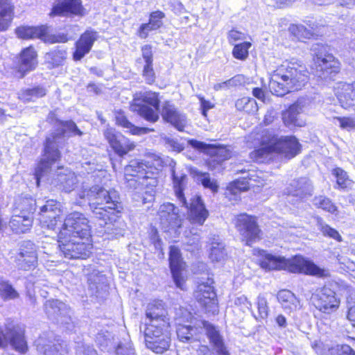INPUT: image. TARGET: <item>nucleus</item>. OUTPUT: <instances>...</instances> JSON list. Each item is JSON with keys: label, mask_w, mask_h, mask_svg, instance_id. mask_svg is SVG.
Masks as SVG:
<instances>
[{"label": "nucleus", "mask_w": 355, "mask_h": 355, "mask_svg": "<svg viewBox=\"0 0 355 355\" xmlns=\"http://www.w3.org/2000/svg\"><path fill=\"white\" fill-rule=\"evenodd\" d=\"M78 196L81 200L86 199L95 217L105 222L107 225L105 231L113 230L111 234L116 236L123 234L121 223L116 220L113 224L107 223L111 220L110 214L121 213L123 210L122 203L116 191H107L99 185L89 189L83 187Z\"/></svg>", "instance_id": "nucleus-1"}, {"label": "nucleus", "mask_w": 355, "mask_h": 355, "mask_svg": "<svg viewBox=\"0 0 355 355\" xmlns=\"http://www.w3.org/2000/svg\"><path fill=\"white\" fill-rule=\"evenodd\" d=\"M257 139L260 141L261 147L250 154L254 162H263L272 153L282 154L290 159L300 152V144L293 136L278 137L269 130H263Z\"/></svg>", "instance_id": "nucleus-2"}, {"label": "nucleus", "mask_w": 355, "mask_h": 355, "mask_svg": "<svg viewBox=\"0 0 355 355\" xmlns=\"http://www.w3.org/2000/svg\"><path fill=\"white\" fill-rule=\"evenodd\" d=\"M60 126L62 128L61 130L46 138L43 158L38 163L36 171L37 175L39 177L46 173L49 168V164L60 159L59 148L64 146L67 137L82 136L83 134L73 121H60Z\"/></svg>", "instance_id": "nucleus-3"}, {"label": "nucleus", "mask_w": 355, "mask_h": 355, "mask_svg": "<svg viewBox=\"0 0 355 355\" xmlns=\"http://www.w3.org/2000/svg\"><path fill=\"white\" fill-rule=\"evenodd\" d=\"M175 164L173 160L169 163L175 196L182 206L189 210L188 217L191 223L202 225L209 216V211L200 196H196L191 199L190 203L187 202L183 193L187 184V175L181 171H177Z\"/></svg>", "instance_id": "nucleus-4"}, {"label": "nucleus", "mask_w": 355, "mask_h": 355, "mask_svg": "<svg viewBox=\"0 0 355 355\" xmlns=\"http://www.w3.org/2000/svg\"><path fill=\"white\" fill-rule=\"evenodd\" d=\"M308 81V71L304 66L293 64L278 69L272 76L269 89L272 94L282 96L293 90L300 89Z\"/></svg>", "instance_id": "nucleus-5"}, {"label": "nucleus", "mask_w": 355, "mask_h": 355, "mask_svg": "<svg viewBox=\"0 0 355 355\" xmlns=\"http://www.w3.org/2000/svg\"><path fill=\"white\" fill-rule=\"evenodd\" d=\"M259 264L262 268L268 270H288L291 272H303L318 277H323L326 275L324 269L320 268L313 261L302 257H296L293 261H291L282 257L263 252Z\"/></svg>", "instance_id": "nucleus-6"}, {"label": "nucleus", "mask_w": 355, "mask_h": 355, "mask_svg": "<svg viewBox=\"0 0 355 355\" xmlns=\"http://www.w3.org/2000/svg\"><path fill=\"white\" fill-rule=\"evenodd\" d=\"M160 100L156 92L151 91L136 93L130 109L150 123H155L159 119Z\"/></svg>", "instance_id": "nucleus-7"}, {"label": "nucleus", "mask_w": 355, "mask_h": 355, "mask_svg": "<svg viewBox=\"0 0 355 355\" xmlns=\"http://www.w3.org/2000/svg\"><path fill=\"white\" fill-rule=\"evenodd\" d=\"M15 33L19 38L38 39L44 43H66L69 40L67 34L55 31L53 27L48 24L36 26H21L15 29Z\"/></svg>", "instance_id": "nucleus-8"}, {"label": "nucleus", "mask_w": 355, "mask_h": 355, "mask_svg": "<svg viewBox=\"0 0 355 355\" xmlns=\"http://www.w3.org/2000/svg\"><path fill=\"white\" fill-rule=\"evenodd\" d=\"M67 232H59V248L63 256L69 259H85L88 258L92 249V244L89 239L80 240L79 236H67Z\"/></svg>", "instance_id": "nucleus-9"}, {"label": "nucleus", "mask_w": 355, "mask_h": 355, "mask_svg": "<svg viewBox=\"0 0 355 355\" xmlns=\"http://www.w3.org/2000/svg\"><path fill=\"white\" fill-rule=\"evenodd\" d=\"M44 309L47 317L58 324L63 330L72 331L76 322L71 317V310L65 303L58 300H46Z\"/></svg>", "instance_id": "nucleus-10"}, {"label": "nucleus", "mask_w": 355, "mask_h": 355, "mask_svg": "<svg viewBox=\"0 0 355 355\" xmlns=\"http://www.w3.org/2000/svg\"><path fill=\"white\" fill-rule=\"evenodd\" d=\"M311 67L312 73L318 78L327 81L340 70V64L334 56L325 51L320 50L313 58Z\"/></svg>", "instance_id": "nucleus-11"}, {"label": "nucleus", "mask_w": 355, "mask_h": 355, "mask_svg": "<svg viewBox=\"0 0 355 355\" xmlns=\"http://www.w3.org/2000/svg\"><path fill=\"white\" fill-rule=\"evenodd\" d=\"M65 232L67 236H79L80 240H87L91 236V228L89 220L85 216L78 211L68 214L60 232Z\"/></svg>", "instance_id": "nucleus-12"}, {"label": "nucleus", "mask_w": 355, "mask_h": 355, "mask_svg": "<svg viewBox=\"0 0 355 355\" xmlns=\"http://www.w3.org/2000/svg\"><path fill=\"white\" fill-rule=\"evenodd\" d=\"M6 333L0 328V346H3L9 340L11 346L17 352L24 354L28 349L27 343L24 337V327L15 324L8 319L5 324Z\"/></svg>", "instance_id": "nucleus-13"}, {"label": "nucleus", "mask_w": 355, "mask_h": 355, "mask_svg": "<svg viewBox=\"0 0 355 355\" xmlns=\"http://www.w3.org/2000/svg\"><path fill=\"white\" fill-rule=\"evenodd\" d=\"M235 225L247 245H251L260 239L261 230L254 216L240 214L236 218Z\"/></svg>", "instance_id": "nucleus-14"}, {"label": "nucleus", "mask_w": 355, "mask_h": 355, "mask_svg": "<svg viewBox=\"0 0 355 355\" xmlns=\"http://www.w3.org/2000/svg\"><path fill=\"white\" fill-rule=\"evenodd\" d=\"M15 263L19 270H33L35 275L40 272L35 270L37 265V254L35 244L30 241H24L20 245L19 252L15 257Z\"/></svg>", "instance_id": "nucleus-15"}, {"label": "nucleus", "mask_w": 355, "mask_h": 355, "mask_svg": "<svg viewBox=\"0 0 355 355\" xmlns=\"http://www.w3.org/2000/svg\"><path fill=\"white\" fill-rule=\"evenodd\" d=\"M311 301L317 309L327 314L336 311L339 306L335 292L326 286L317 289L312 295Z\"/></svg>", "instance_id": "nucleus-16"}, {"label": "nucleus", "mask_w": 355, "mask_h": 355, "mask_svg": "<svg viewBox=\"0 0 355 355\" xmlns=\"http://www.w3.org/2000/svg\"><path fill=\"white\" fill-rule=\"evenodd\" d=\"M37 351L42 355H64L66 344L54 336L53 333H44L35 341Z\"/></svg>", "instance_id": "nucleus-17"}, {"label": "nucleus", "mask_w": 355, "mask_h": 355, "mask_svg": "<svg viewBox=\"0 0 355 355\" xmlns=\"http://www.w3.org/2000/svg\"><path fill=\"white\" fill-rule=\"evenodd\" d=\"M61 205L55 200H48L40 207L38 220L42 227L55 230L58 222L61 221Z\"/></svg>", "instance_id": "nucleus-18"}, {"label": "nucleus", "mask_w": 355, "mask_h": 355, "mask_svg": "<svg viewBox=\"0 0 355 355\" xmlns=\"http://www.w3.org/2000/svg\"><path fill=\"white\" fill-rule=\"evenodd\" d=\"M178 207L171 202H166L160 205L158 214L160 224L165 232L170 230L177 231L182 227L183 219L180 215Z\"/></svg>", "instance_id": "nucleus-19"}, {"label": "nucleus", "mask_w": 355, "mask_h": 355, "mask_svg": "<svg viewBox=\"0 0 355 355\" xmlns=\"http://www.w3.org/2000/svg\"><path fill=\"white\" fill-rule=\"evenodd\" d=\"M104 135L112 148L120 157L124 156L135 147L134 143L114 128H107L104 132Z\"/></svg>", "instance_id": "nucleus-20"}, {"label": "nucleus", "mask_w": 355, "mask_h": 355, "mask_svg": "<svg viewBox=\"0 0 355 355\" xmlns=\"http://www.w3.org/2000/svg\"><path fill=\"white\" fill-rule=\"evenodd\" d=\"M16 59L15 68L21 78L30 71H33L37 65V55L32 46L23 49Z\"/></svg>", "instance_id": "nucleus-21"}, {"label": "nucleus", "mask_w": 355, "mask_h": 355, "mask_svg": "<svg viewBox=\"0 0 355 355\" xmlns=\"http://www.w3.org/2000/svg\"><path fill=\"white\" fill-rule=\"evenodd\" d=\"M159 112L165 122L171 123L179 131L184 130L187 124V117L171 102L164 101L162 105L160 111H159Z\"/></svg>", "instance_id": "nucleus-22"}, {"label": "nucleus", "mask_w": 355, "mask_h": 355, "mask_svg": "<svg viewBox=\"0 0 355 355\" xmlns=\"http://www.w3.org/2000/svg\"><path fill=\"white\" fill-rule=\"evenodd\" d=\"M169 264L173 281L178 288L184 290V279L182 272L185 263L182 261L180 251L175 246H171L169 252Z\"/></svg>", "instance_id": "nucleus-23"}, {"label": "nucleus", "mask_w": 355, "mask_h": 355, "mask_svg": "<svg viewBox=\"0 0 355 355\" xmlns=\"http://www.w3.org/2000/svg\"><path fill=\"white\" fill-rule=\"evenodd\" d=\"M314 187L312 182L306 177L294 179L286 188V193L303 200L312 196Z\"/></svg>", "instance_id": "nucleus-24"}, {"label": "nucleus", "mask_w": 355, "mask_h": 355, "mask_svg": "<svg viewBox=\"0 0 355 355\" xmlns=\"http://www.w3.org/2000/svg\"><path fill=\"white\" fill-rule=\"evenodd\" d=\"M335 94L343 108L351 109L355 112V82L352 84L337 83Z\"/></svg>", "instance_id": "nucleus-25"}, {"label": "nucleus", "mask_w": 355, "mask_h": 355, "mask_svg": "<svg viewBox=\"0 0 355 355\" xmlns=\"http://www.w3.org/2000/svg\"><path fill=\"white\" fill-rule=\"evenodd\" d=\"M195 297L207 311L214 312L216 310L218 300L211 286L205 284H200L195 293Z\"/></svg>", "instance_id": "nucleus-26"}, {"label": "nucleus", "mask_w": 355, "mask_h": 355, "mask_svg": "<svg viewBox=\"0 0 355 355\" xmlns=\"http://www.w3.org/2000/svg\"><path fill=\"white\" fill-rule=\"evenodd\" d=\"M56 162L57 161H55L49 164V168L46 173L40 177L37 175L36 171L38 168V165L37 166L35 170V176L37 186L40 185V182L42 179H46L47 180L51 181V184L52 185L58 187H60L64 182L67 181L68 173L73 172L68 168L60 166H58L57 168L53 171L52 170V166L55 164Z\"/></svg>", "instance_id": "nucleus-27"}, {"label": "nucleus", "mask_w": 355, "mask_h": 355, "mask_svg": "<svg viewBox=\"0 0 355 355\" xmlns=\"http://www.w3.org/2000/svg\"><path fill=\"white\" fill-rule=\"evenodd\" d=\"M146 316L148 321L146 324H158L161 323L165 325L168 322L167 318V312L164 309L162 301H153L148 304L146 309Z\"/></svg>", "instance_id": "nucleus-28"}, {"label": "nucleus", "mask_w": 355, "mask_h": 355, "mask_svg": "<svg viewBox=\"0 0 355 355\" xmlns=\"http://www.w3.org/2000/svg\"><path fill=\"white\" fill-rule=\"evenodd\" d=\"M87 283L88 288L92 295L103 298L107 295L108 286L107 279L103 274L94 271L89 275Z\"/></svg>", "instance_id": "nucleus-29"}, {"label": "nucleus", "mask_w": 355, "mask_h": 355, "mask_svg": "<svg viewBox=\"0 0 355 355\" xmlns=\"http://www.w3.org/2000/svg\"><path fill=\"white\" fill-rule=\"evenodd\" d=\"M80 0H57L50 12V16L66 15L69 13L82 15Z\"/></svg>", "instance_id": "nucleus-30"}, {"label": "nucleus", "mask_w": 355, "mask_h": 355, "mask_svg": "<svg viewBox=\"0 0 355 355\" xmlns=\"http://www.w3.org/2000/svg\"><path fill=\"white\" fill-rule=\"evenodd\" d=\"M148 338L146 345L147 348L156 354H162L167 351L171 345L170 334L161 335V337L155 336L152 331H148Z\"/></svg>", "instance_id": "nucleus-31"}, {"label": "nucleus", "mask_w": 355, "mask_h": 355, "mask_svg": "<svg viewBox=\"0 0 355 355\" xmlns=\"http://www.w3.org/2000/svg\"><path fill=\"white\" fill-rule=\"evenodd\" d=\"M202 324L210 343L213 345L218 354L230 355L224 347L222 337L220 336L218 331H217L216 328L208 322L203 321Z\"/></svg>", "instance_id": "nucleus-32"}, {"label": "nucleus", "mask_w": 355, "mask_h": 355, "mask_svg": "<svg viewBox=\"0 0 355 355\" xmlns=\"http://www.w3.org/2000/svg\"><path fill=\"white\" fill-rule=\"evenodd\" d=\"M33 216L31 211L27 215H15L10 222L9 225L16 234L26 232L32 226Z\"/></svg>", "instance_id": "nucleus-33"}, {"label": "nucleus", "mask_w": 355, "mask_h": 355, "mask_svg": "<svg viewBox=\"0 0 355 355\" xmlns=\"http://www.w3.org/2000/svg\"><path fill=\"white\" fill-rule=\"evenodd\" d=\"M277 297L282 307L285 311L292 312L300 309V304L299 300L296 297L295 294L289 290L284 289L279 291Z\"/></svg>", "instance_id": "nucleus-34"}, {"label": "nucleus", "mask_w": 355, "mask_h": 355, "mask_svg": "<svg viewBox=\"0 0 355 355\" xmlns=\"http://www.w3.org/2000/svg\"><path fill=\"white\" fill-rule=\"evenodd\" d=\"M300 107L298 103L291 105L286 111L282 113V120L287 127L299 126L302 127L304 123L299 119Z\"/></svg>", "instance_id": "nucleus-35"}, {"label": "nucleus", "mask_w": 355, "mask_h": 355, "mask_svg": "<svg viewBox=\"0 0 355 355\" xmlns=\"http://www.w3.org/2000/svg\"><path fill=\"white\" fill-rule=\"evenodd\" d=\"M142 55L145 60V65L143 70V76L146 82L151 84L155 81V76L153 68V54L150 46H144L142 48Z\"/></svg>", "instance_id": "nucleus-36"}, {"label": "nucleus", "mask_w": 355, "mask_h": 355, "mask_svg": "<svg viewBox=\"0 0 355 355\" xmlns=\"http://www.w3.org/2000/svg\"><path fill=\"white\" fill-rule=\"evenodd\" d=\"M13 6L10 0H0V31L8 29L12 19Z\"/></svg>", "instance_id": "nucleus-37"}, {"label": "nucleus", "mask_w": 355, "mask_h": 355, "mask_svg": "<svg viewBox=\"0 0 355 355\" xmlns=\"http://www.w3.org/2000/svg\"><path fill=\"white\" fill-rule=\"evenodd\" d=\"M115 119L116 122L119 125H121L123 128H126L128 131H129L132 135H141L153 131V129H150L148 128H140L135 126L134 124H132L128 120V119L122 112H116Z\"/></svg>", "instance_id": "nucleus-38"}, {"label": "nucleus", "mask_w": 355, "mask_h": 355, "mask_svg": "<svg viewBox=\"0 0 355 355\" xmlns=\"http://www.w3.org/2000/svg\"><path fill=\"white\" fill-rule=\"evenodd\" d=\"M177 336L183 343H199L200 336L197 334L198 329L189 325H179L177 328Z\"/></svg>", "instance_id": "nucleus-39"}, {"label": "nucleus", "mask_w": 355, "mask_h": 355, "mask_svg": "<svg viewBox=\"0 0 355 355\" xmlns=\"http://www.w3.org/2000/svg\"><path fill=\"white\" fill-rule=\"evenodd\" d=\"M46 94V89L41 86L33 88L22 89L18 93V98L24 103L35 101Z\"/></svg>", "instance_id": "nucleus-40"}, {"label": "nucleus", "mask_w": 355, "mask_h": 355, "mask_svg": "<svg viewBox=\"0 0 355 355\" xmlns=\"http://www.w3.org/2000/svg\"><path fill=\"white\" fill-rule=\"evenodd\" d=\"M147 168H148L147 164L142 160L135 159L130 161V164L125 167L124 171L125 175L145 178Z\"/></svg>", "instance_id": "nucleus-41"}, {"label": "nucleus", "mask_w": 355, "mask_h": 355, "mask_svg": "<svg viewBox=\"0 0 355 355\" xmlns=\"http://www.w3.org/2000/svg\"><path fill=\"white\" fill-rule=\"evenodd\" d=\"M65 59L66 52L64 51L55 50L47 53L45 55V61L49 69L62 65Z\"/></svg>", "instance_id": "nucleus-42"}, {"label": "nucleus", "mask_w": 355, "mask_h": 355, "mask_svg": "<svg viewBox=\"0 0 355 355\" xmlns=\"http://www.w3.org/2000/svg\"><path fill=\"white\" fill-rule=\"evenodd\" d=\"M96 343L102 350H109L112 347H115L114 338L108 331H99L96 336Z\"/></svg>", "instance_id": "nucleus-43"}, {"label": "nucleus", "mask_w": 355, "mask_h": 355, "mask_svg": "<svg viewBox=\"0 0 355 355\" xmlns=\"http://www.w3.org/2000/svg\"><path fill=\"white\" fill-rule=\"evenodd\" d=\"M235 107L238 110L244 111L249 114L258 110L256 101L252 98L246 96L238 99L235 103Z\"/></svg>", "instance_id": "nucleus-44"}, {"label": "nucleus", "mask_w": 355, "mask_h": 355, "mask_svg": "<svg viewBox=\"0 0 355 355\" xmlns=\"http://www.w3.org/2000/svg\"><path fill=\"white\" fill-rule=\"evenodd\" d=\"M313 204L317 208L322 209L331 214H336L338 211L337 207L329 198L324 196H318L313 199Z\"/></svg>", "instance_id": "nucleus-45"}, {"label": "nucleus", "mask_w": 355, "mask_h": 355, "mask_svg": "<svg viewBox=\"0 0 355 355\" xmlns=\"http://www.w3.org/2000/svg\"><path fill=\"white\" fill-rule=\"evenodd\" d=\"M103 37L93 29H87L83 33L76 44H93L94 42H103Z\"/></svg>", "instance_id": "nucleus-46"}, {"label": "nucleus", "mask_w": 355, "mask_h": 355, "mask_svg": "<svg viewBox=\"0 0 355 355\" xmlns=\"http://www.w3.org/2000/svg\"><path fill=\"white\" fill-rule=\"evenodd\" d=\"M250 179L251 178L248 175L241 179L235 180L229 184L227 189L230 193L234 195H236L238 193L241 191H248L250 188L248 180Z\"/></svg>", "instance_id": "nucleus-47"}, {"label": "nucleus", "mask_w": 355, "mask_h": 355, "mask_svg": "<svg viewBox=\"0 0 355 355\" xmlns=\"http://www.w3.org/2000/svg\"><path fill=\"white\" fill-rule=\"evenodd\" d=\"M169 322L165 323V325H162L161 323L155 324H146V328L144 329L145 342L148 338V331L151 330L155 336L161 337V335L169 334L168 332Z\"/></svg>", "instance_id": "nucleus-48"}, {"label": "nucleus", "mask_w": 355, "mask_h": 355, "mask_svg": "<svg viewBox=\"0 0 355 355\" xmlns=\"http://www.w3.org/2000/svg\"><path fill=\"white\" fill-rule=\"evenodd\" d=\"M227 255V252L223 243L220 242L212 243L210 249L209 257L213 261H220Z\"/></svg>", "instance_id": "nucleus-49"}, {"label": "nucleus", "mask_w": 355, "mask_h": 355, "mask_svg": "<svg viewBox=\"0 0 355 355\" xmlns=\"http://www.w3.org/2000/svg\"><path fill=\"white\" fill-rule=\"evenodd\" d=\"M0 293L5 300H12L19 296L18 293L12 285L6 282L0 283Z\"/></svg>", "instance_id": "nucleus-50"}, {"label": "nucleus", "mask_w": 355, "mask_h": 355, "mask_svg": "<svg viewBox=\"0 0 355 355\" xmlns=\"http://www.w3.org/2000/svg\"><path fill=\"white\" fill-rule=\"evenodd\" d=\"M197 175L204 187L210 189L213 192H217L218 187L215 181L211 180L209 173L200 172Z\"/></svg>", "instance_id": "nucleus-51"}, {"label": "nucleus", "mask_w": 355, "mask_h": 355, "mask_svg": "<svg viewBox=\"0 0 355 355\" xmlns=\"http://www.w3.org/2000/svg\"><path fill=\"white\" fill-rule=\"evenodd\" d=\"M248 35L243 32L239 31L236 29L231 30L228 33V38L230 42H236L239 41H243L239 43L238 44L250 45L252 44L250 42L245 41Z\"/></svg>", "instance_id": "nucleus-52"}, {"label": "nucleus", "mask_w": 355, "mask_h": 355, "mask_svg": "<svg viewBox=\"0 0 355 355\" xmlns=\"http://www.w3.org/2000/svg\"><path fill=\"white\" fill-rule=\"evenodd\" d=\"M332 173L336 178V182L340 188L345 189L347 187L348 175L344 170L336 168L333 170Z\"/></svg>", "instance_id": "nucleus-53"}, {"label": "nucleus", "mask_w": 355, "mask_h": 355, "mask_svg": "<svg viewBox=\"0 0 355 355\" xmlns=\"http://www.w3.org/2000/svg\"><path fill=\"white\" fill-rule=\"evenodd\" d=\"M115 355H135V349L129 342L120 343L115 347Z\"/></svg>", "instance_id": "nucleus-54"}, {"label": "nucleus", "mask_w": 355, "mask_h": 355, "mask_svg": "<svg viewBox=\"0 0 355 355\" xmlns=\"http://www.w3.org/2000/svg\"><path fill=\"white\" fill-rule=\"evenodd\" d=\"M77 182L78 180L75 173H69L67 181L64 182L60 187H59V189L63 190L67 193H69L74 189Z\"/></svg>", "instance_id": "nucleus-55"}, {"label": "nucleus", "mask_w": 355, "mask_h": 355, "mask_svg": "<svg viewBox=\"0 0 355 355\" xmlns=\"http://www.w3.org/2000/svg\"><path fill=\"white\" fill-rule=\"evenodd\" d=\"M164 17V13L161 11H155L150 15L149 22L151 24V28L158 29L160 28L163 23L162 19Z\"/></svg>", "instance_id": "nucleus-56"}, {"label": "nucleus", "mask_w": 355, "mask_h": 355, "mask_svg": "<svg viewBox=\"0 0 355 355\" xmlns=\"http://www.w3.org/2000/svg\"><path fill=\"white\" fill-rule=\"evenodd\" d=\"M290 31L302 42H304L302 40V38H309L311 35L304 26H293L290 28Z\"/></svg>", "instance_id": "nucleus-57"}, {"label": "nucleus", "mask_w": 355, "mask_h": 355, "mask_svg": "<svg viewBox=\"0 0 355 355\" xmlns=\"http://www.w3.org/2000/svg\"><path fill=\"white\" fill-rule=\"evenodd\" d=\"M257 308L259 316L262 319H265L268 315V306L267 300L263 297H259L257 301Z\"/></svg>", "instance_id": "nucleus-58"}, {"label": "nucleus", "mask_w": 355, "mask_h": 355, "mask_svg": "<svg viewBox=\"0 0 355 355\" xmlns=\"http://www.w3.org/2000/svg\"><path fill=\"white\" fill-rule=\"evenodd\" d=\"M321 232L325 236H328L336 241H341V236L338 233V232L329 226L328 225H321Z\"/></svg>", "instance_id": "nucleus-59"}, {"label": "nucleus", "mask_w": 355, "mask_h": 355, "mask_svg": "<svg viewBox=\"0 0 355 355\" xmlns=\"http://www.w3.org/2000/svg\"><path fill=\"white\" fill-rule=\"evenodd\" d=\"M336 352V355H355V351L347 345H337L331 349V354Z\"/></svg>", "instance_id": "nucleus-60"}, {"label": "nucleus", "mask_w": 355, "mask_h": 355, "mask_svg": "<svg viewBox=\"0 0 355 355\" xmlns=\"http://www.w3.org/2000/svg\"><path fill=\"white\" fill-rule=\"evenodd\" d=\"M248 46H234L232 54L234 58L239 60H245L248 55Z\"/></svg>", "instance_id": "nucleus-61"}, {"label": "nucleus", "mask_w": 355, "mask_h": 355, "mask_svg": "<svg viewBox=\"0 0 355 355\" xmlns=\"http://www.w3.org/2000/svg\"><path fill=\"white\" fill-rule=\"evenodd\" d=\"M92 46H76V51L73 52V59L80 60L85 55L89 52Z\"/></svg>", "instance_id": "nucleus-62"}, {"label": "nucleus", "mask_w": 355, "mask_h": 355, "mask_svg": "<svg viewBox=\"0 0 355 355\" xmlns=\"http://www.w3.org/2000/svg\"><path fill=\"white\" fill-rule=\"evenodd\" d=\"M234 304L241 307V309L243 311H245V310H250L252 306L250 302H249L247 297L244 295L237 297L234 300Z\"/></svg>", "instance_id": "nucleus-63"}, {"label": "nucleus", "mask_w": 355, "mask_h": 355, "mask_svg": "<svg viewBox=\"0 0 355 355\" xmlns=\"http://www.w3.org/2000/svg\"><path fill=\"white\" fill-rule=\"evenodd\" d=\"M340 126L344 129H352L355 128V119L350 117H338Z\"/></svg>", "instance_id": "nucleus-64"}]
</instances>
